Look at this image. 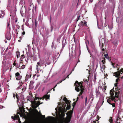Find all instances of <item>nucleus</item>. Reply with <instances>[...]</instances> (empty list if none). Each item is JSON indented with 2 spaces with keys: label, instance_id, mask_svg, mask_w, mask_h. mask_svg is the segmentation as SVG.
<instances>
[{
  "label": "nucleus",
  "instance_id": "1",
  "mask_svg": "<svg viewBox=\"0 0 123 123\" xmlns=\"http://www.w3.org/2000/svg\"><path fill=\"white\" fill-rule=\"evenodd\" d=\"M117 90H116V92H115V97H114V92H115L114 91V90L113 89H112L110 91V94L111 95L110 97L112 98H117V101L118 100H120V96L119 95L120 93V92L121 91V89H117Z\"/></svg>",
  "mask_w": 123,
  "mask_h": 123
},
{
  "label": "nucleus",
  "instance_id": "2",
  "mask_svg": "<svg viewBox=\"0 0 123 123\" xmlns=\"http://www.w3.org/2000/svg\"><path fill=\"white\" fill-rule=\"evenodd\" d=\"M31 102L32 104V107L34 109H36L40 105V104H39L40 103L39 101H37L36 103L35 101H31Z\"/></svg>",
  "mask_w": 123,
  "mask_h": 123
},
{
  "label": "nucleus",
  "instance_id": "3",
  "mask_svg": "<svg viewBox=\"0 0 123 123\" xmlns=\"http://www.w3.org/2000/svg\"><path fill=\"white\" fill-rule=\"evenodd\" d=\"M15 76L16 78V79L17 80H21L22 77V76L20 75V74L18 72H17L15 73Z\"/></svg>",
  "mask_w": 123,
  "mask_h": 123
},
{
  "label": "nucleus",
  "instance_id": "4",
  "mask_svg": "<svg viewBox=\"0 0 123 123\" xmlns=\"http://www.w3.org/2000/svg\"><path fill=\"white\" fill-rule=\"evenodd\" d=\"M48 93L49 92H48L46 95H45L43 96V99L44 98H45L46 99L49 98L50 96L49 94H48ZM42 99V98H38V100H41Z\"/></svg>",
  "mask_w": 123,
  "mask_h": 123
},
{
  "label": "nucleus",
  "instance_id": "5",
  "mask_svg": "<svg viewBox=\"0 0 123 123\" xmlns=\"http://www.w3.org/2000/svg\"><path fill=\"white\" fill-rule=\"evenodd\" d=\"M75 90L77 91V92H79L80 91V88H79V87H80V88H83V86L81 84L80 85V86H75Z\"/></svg>",
  "mask_w": 123,
  "mask_h": 123
},
{
  "label": "nucleus",
  "instance_id": "6",
  "mask_svg": "<svg viewBox=\"0 0 123 123\" xmlns=\"http://www.w3.org/2000/svg\"><path fill=\"white\" fill-rule=\"evenodd\" d=\"M113 75L116 77H120V71H118L117 72H115L113 73Z\"/></svg>",
  "mask_w": 123,
  "mask_h": 123
},
{
  "label": "nucleus",
  "instance_id": "7",
  "mask_svg": "<svg viewBox=\"0 0 123 123\" xmlns=\"http://www.w3.org/2000/svg\"><path fill=\"white\" fill-rule=\"evenodd\" d=\"M114 99L116 100L117 101V100L115 98H112V97H111L110 96L109 98L107 99V101L108 103H109L110 104H111V103H110L111 102V101H113L114 100Z\"/></svg>",
  "mask_w": 123,
  "mask_h": 123
},
{
  "label": "nucleus",
  "instance_id": "8",
  "mask_svg": "<svg viewBox=\"0 0 123 123\" xmlns=\"http://www.w3.org/2000/svg\"><path fill=\"white\" fill-rule=\"evenodd\" d=\"M42 66L41 62L39 61V62L37 63V65H36V69L37 71H38L39 70L38 69V66L41 67Z\"/></svg>",
  "mask_w": 123,
  "mask_h": 123
},
{
  "label": "nucleus",
  "instance_id": "9",
  "mask_svg": "<svg viewBox=\"0 0 123 123\" xmlns=\"http://www.w3.org/2000/svg\"><path fill=\"white\" fill-rule=\"evenodd\" d=\"M87 22L86 21H85L84 22L82 21H81L79 25L80 26H87Z\"/></svg>",
  "mask_w": 123,
  "mask_h": 123
},
{
  "label": "nucleus",
  "instance_id": "10",
  "mask_svg": "<svg viewBox=\"0 0 123 123\" xmlns=\"http://www.w3.org/2000/svg\"><path fill=\"white\" fill-rule=\"evenodd\" d=\"M68 104L69 105L70 104V102L69 100H67L66 102H65V104L64 103V104L63 105L62 107H63V108L65 110V107L66 106V105L67 104Z\"/></svg>",
  "mask_w": 123,
  "mask_h": 123
},
{
  "label": "nucleus",
  "instance_id": "11",
  "mask_svg": "<svg viewBox=\"0 0 123 123\" xmlns=\"http://www.w3.org/2000/svg\"><path fill=\"white\" fill-rule=\"evenodd\" d=\"M83 83V82H82L81 81L79 82L77 81L76 80V81L75 83L74 84V86H78L77 85H78L79 86H80V85L81 84L82 85Z\"/></svg>",
  "mask_w": 123,
  "mask_h": 123
},
{
  "label": "nucleus",
  "instance_id": "12",
  "mask_svg": "<svg viewBox=\"0 0 123 123\" xmlns=\"http://www.w3.org/2000/svg\"><path fill=\"white\" fill-rule=\"evenodd\" d=\"M11 118L13 119L14 120H15L16 119H19V117L18 116H16L14 117L13 116H12Z\"/></svg>",
  "mask_w": 123,
  "mask_h": 123
},
{
  "label": "nucleus",
  "instance_id": "13",
  "mask_svg": "<svg viewBox=\"0 0 123 123\" xmlns=\"http://www.w3.org/2000/svg\"><path fill=\"white\" fill-rule=\"evenodd\" d=\"M32 97L33 96H27V100L31 102V99Z\"/></svg>",
  "mask_w": 123,
  "mask_h": 123
},
{
  "label": "nucleus",
  "instance_id": "14",
  "mask_svg": "<svg viewBox=\"0 0 123 123\" xmlns=\"http://www.w3.org/2000/svg\"><path fill=\"white\" fill-rule=\"evenodd\" d=\"M72 113V111H70V112L67 113V116H68L70 119L71 117Z\"/></svg>",
  "mask_w": 123,
  "mask_h": 123
},
{
  "label": "nucleus",
  "instance_id": "15",
  "mask_svg": "<svg viewBox=\"0 0 123 123\" xmlns=\"http://www.w3.org/2000/svg\"><path fill=\"white\" fill-rule=\"evenodd\" d=\"M27 56L28 58L30 59L31 58H32V57L33 56V55L32 54L30 53H29L28 54H27Z\"/></svg>",
  "mask_w": 123,
  "mask_h": 123
},
{
  "label": "nucleus",
  "instance_id": "16",
  "mask_svg": "<svg viewBox=\"0 0 123 123\" xmlns=\"http://www.w3.org/2000/svg\"><path fill=\"white\" fill-rule=\"evenodd\" d=\"M71 107V106L70 104H67V106L66 108V110H68Z\"/></svg>",
  "mask_w": 123,
  "mask_h": 123
},
{
  "label": "nucleus",
  "instance_id": "17",
  "mask_svg": "<svg viewBox=\"0 0 123 123\" xmlns=\"http://www.w3.org/2000/svg\"><path fill=\"white\" fill-rule=\"evenodd\" d=\"M103 60L101 61L102 62V64H105V58H103Z\"/></svg>",
  "mask_w": 123,
  "mask_h": 123
},
{
  "label": "nucleus",
  "instance_id": "18",
  "mask_svg": "<svg viewBox=\"0 0 123 123\" xmlns=\"http://www.w3.org/2000/svg\"><path fill=\"white\" fill-rule=\"evenodd\" d=\"M16 55L17 56V58L20 56V53L18 51L16 52Z\"/></svg>",
  "mask_w": 123,
  "mask_h": 123
},
{
  "label": "nucleus",
  "instance_id": "19",
  "mask_svg": "<svg viewBox=\"0 0 123 123\" xmlns=\"http://www.w3.org/2000/svg\"><path fill=\"white\" fill-rule=\"evenodd\" d=\"M102 68L103 69L102 70V71L103 72L104 70H105V66L104 64H102Z\"/></svg>",
  "mask_w": 123,
  "mask_h": 123
},
{
  "label": "nucleus",
  "instance_id": "20",
  "mask_svg": "<svg viewBox=\"0 0 123 123\" xmlns=\"http://www.w3.org/2000/svg\"><path fill=\"white\" fill-rule=\"evenodd\" d=\"M96 95L97 97H98L100 94V93L98 91H96Z\"/></svg>",
  "mask_w": 123,
  "mask_h": 123
},
{
  "label": "nucleus",
  "instance_id": "21",
  "mask_svg": "<svg viewBox=\"0 0 123 123\" xmlns=\"http://www.w3.org/2000/svg\"><path fill=\"white\" fill-rule=\"evenodd\" d=\"M6 26H7V28H9V29H10V22H7Z\"/></svg>",
  "mask_w": 123,
  "mask_h": 123
},
{
  "label": "nucleus",
  "instance_id": "22",
  "mask_svg": "<svg viewBox=\"0 0 123 123\" xmlns=\"http://www.w3.org/2000/svg\"><path fill=\"white\" fill-rule=\"evenodd\" d=\"M1 15L2 17H3L4 15V12L3 11H1Z\"/></svg>",
  "mask_w": 123,
  "mask_h": 123
},
{
  "label": "nucleus",
  "instance_id": "23",
  "mask_svg": "<svg viewBox=\"0 0 123 123\" xmlns=\"http://www.w3.org/2000/svg\"><path fill=\"white\" fill-rule=\"evenodd\" d=\"M109 121L110 123H113V120L112 119V117H110L109 119Z\"/></svg>",
  "mask_w": 123,
  "mask_h": 123
},
{
  "label": "nucleus",
  "instance_id": "24",
  "mask_svg": "<svg viewBox=\"0 0 123 123\" xmlns=\"http://www.w3.org/2000/svg\"><path fill=\"white\" fill-rule=\"evenodd\" d=\"M15 96L16 97V98L17 99V101H19V97L18 96V95L17 93H16Z\"/></svg>",
  "mask_w": 123,
  "mask_h": 123
},
{
  "label": "nucleus",
  "instance_id": "25",
  "mask_svg": "<svg viewBox=\"0 0 123 123\" xmlns=\"http://www.w3.org/2000/svg\"><path fill=\"white\" fill-rule=\"evenodd\" d=\"M105 58H106L107 59H108L109 58V56L107 54H105L104 55Z\"/></svg>",
  "mask_w": 123,
  "mask_h": 123
},
{
  "label": "nucleus",
  "instance_id": "26",
  "mask_svg": "<svg viewBox=\"0 0 123 123\" xmlns=\"http://www.w3.org/2000/svg\"><path fill=\"white\" fill-rule=\"evenodd\" d=\"M29 8L30 9H31L32 8H34V6L32 3L30 5Z\"/></svg>",
  "mask_w": 123,
  "mask_h": 123
},
{
  "label": "nucleus",
  "instance_id": "27",
  "mask_svg": "<svg viewBox=\"0 0 123 123\" xmlns=\"http://www.w3.org/2000/svg\"><path fill=\"white\" fill-rule=\"evenodd\" d=\"M25 67V65H23L21 67V68H19V69H24Z\"/></svg>",
  "mask_w": 123,
  "mask_h": 123
},
{
  "label": "nucleus",
  "instance_id": "28",
  "mask_svg": "<svg viewBox=\"0 0 123 123\" xmlns=\"http://www.w3.org/2000/svg\"><path fill=\"white\" fill-rule=\"evenodd\" d=\"M117 78L116 79V81L117 83V82H118L120 80V77H117Z\"/></svg>",
  "mask_w": 123,
  "mask_h": 123
},
{
  "label": "nucleus",
  "instance_id": "29",
  "mask_svg": "<svg viewBox=\"0 0 123 123\" xmlns=\"http://www.w3.org/2000/svg\"><path fill=\"white\" fill-rule=\"evenodd\" d=\"M31 76V75H28V74H27L26 77V78H28L29 79V78H30Z\"/></svg>",
  "mask_w": 123,
  "mask_h": 123
},
{
  "label": "nucleus",
  "instance_id": "30",
  "mask_svg": "<svg viewBox=\"0 0 123 123\" xmlns=\"http://www.w3.org/2000/svg\"><path fill=\"white\" fill-rule=\"evenodd\" d=\"M22 84H20V86L17 88V89H21L22 88Z\"/></svg>",
  "mask_w": 123,
  "mask_h": 123
},
{
  "label": "nucleus",
  "instance_id": "31",
  "mask_svg": "<svg viewBox=\"0 0 123 123\" xmlns=\"http://www.w3.org/2000/svg\"><path fill=\"white\" fill-rule=\"evenodd\" d=\"M87 96H86V97L85 99V105H86V103H87Z\"/></svg>",
  "mask_w": 123,
  "mask_h": 123
},
{
  "label": "nucleus",
  "instance_id": "32",
  "mask_svg": "<svg viewBox=\"0 0 123 123\" xmlns=\"http://www.w3.org/2000/svg\"><path fill=\"white\" fill-rule=\"evenodd\" d=\"M76 102H74V103H73V104H72V105H73V108L75 106V105H76Z\"/></svg>",
  "mask_w": 123,
  "mask_h": 123
},
{
  "label": "nucleus",
  "instance_id": "33",
  "mask_svg": "<svg viewBox=\"0 0 123 123\" xmlns=\"http://www.w3.org/2000/svg\"><path fill=\"white\" fill-rule=\"evenodd\" d=\"M117 84H118V83H116L115 84V87H116V90H117V89H116V88H117Z\"/></svg>",
  "mask_w": 123,
  "mask_h": 123
},
{
  "label": "nucleus",
  "instance_id": "34",
  "mask_svg": "<svg viewBox=\"0 0 123 123\" xmlns=\"http://www.w3.org/2000/svg\"><path fill=\"white\" fill-rule=\"evenodd\" d=\"M26 89V88L25 87L23 88L22 89V92H24V91H25Z\"/></svg>",
  "mask_w": 123,
  "mask_h": 123
},
{
  "label": "nucleus",
  "instance_id": "35",
  "mask_svg": "<svg viewBox=\"0 0 123 123\" xmlns=\"http://www.w3.org/2000/svg\"><path fill=\"white\" fill-rule=\"evenodd\" d=\"M65 79H64L63 80H62L60 81L59 82H58V83H57V84H59L60 83L62 82V81H64V80H65Z\"/></svg>",
  "mask_w": 123,
  "mask_h": 123
},
{
  "label": "nucleus",
  "instance_id": "36",
  "mask_svg": "<svg viewBox=\"0 0 123 123\" xmlns=\"http://www.w3.org/2000/svg\"><path fill=\"white\" fill-rule=\"evenodd\" d=\"M80 15L78 16L77 18L76 19V22L78 21L79 19H80Z\"/></svg>",
  "mask_w": 123,
  "mask_h": 123
},
{
  "label": "nucleus",
  "instance_id": "37",
  "mask_svg": "<svg viewBox=\"0 0 123 123\" xmlns=\"http://www.w3.org/2000/svg\"><path fill=\"white\" fill-rule=\"evenodd\" d=\"M38 99V97H36V95H35V98L34 99V101H35L37 100Z\"/></svg>",
  "mask_w": 123,
  "mask_h": 123
},
{
  "label": "nucleus",
  "instance_id": "38",
  "mask_svg": "<svg viewBox=\"0 0 123 123\" xmlns=\"http://www.w3.org/2000/svg\"><path fill=\"white\" fill-rule=\"evenodd\" d=\"M112 105V107H114L115 108V104L113 103V104H111Z\"/></svg>",
  "mask_w": 123,
  "mask_h": 123
},
{
  "label": "nucleus",
  "instance_id": "39",
  "mask_svg": "<svg viewBox=\"0 0 123 123\" xmlns=\"http://www.w3.org/2000/svg\"><path fill=\"white\" fill-rule=\"evenodd\" d=\"M63 100L65 101V102L67 101L68 100L67 98L66 97H64Z\"/></svg>",
  "mask_w": 123,
  "mask_h": 123
},
{
  "label": "nucleus",
  "instance_id": "40",
  "mask_svg": "<svg viewBox=\"0 0 123 123\" xmlns=\"http://www.w3.org/2000/svg\"><path fill=\"white\" fill-rule=\"evenodd\" d=\"M13 65L14 66H16V61H15L13 63Z\"/></svg>",
  "mask_w": 123,
  "mask_h": 123
},
{
  "label": "nucleus",
  "instance_id": "41",
  "mask_svg": "<svg viewBox=\"0 0 123 123\" xmlns=\"http://www.w3.org/2000/svg\"><path fill=\"white\" fill-rule=\"evenodd\" d=\"M83 92H82L81 91L80 92L79 94L78 95V96H80V95H81L82 94Z\"/></svg>",
  "mask_w": 123,
  "mask_h": 123
},
{
  "label": "nucleus",
  "instance_id": "42",
  "mask_svg": "<svg viewBox=\"0 0 123 123\" xmlns=\"http://www.w3.org/2000/svg\"><path fill=\"white\" fill-rule=\"evenodd\" d=\"M84 88H80L81 92L82 91V92H84Z\"/></svg>",
  "mask_w": 123,
  "mask_h": 123
},
{
  "label": "nucleus",
  "instance_id": "43",
  "mask_svg": "<svg viewBox=\"0 0 123 123\" xmlns=\"http://www.w3.org/2000/svg\"><path fill=\"white\" fill-rule=\"evenodd\" d=\"M19 83L20 84H22V85L23 84V83L21 81H19Z\"/></svg>",
  "mask_w": 123,
  "mask_h": 123
},
{
  "label": "nucleus",
  "instance_id": "44",
  "mask_svg": "<svg viewBox=\"0 0 123 123\" xmlns=\"http://www.w3.org/2000/svg\"><path fill=\"white\" fill-rule=\"evenodd\" d=\"M28 79V78H26V77H25V82L27 81Z\"/></svg>",
  "mask_w": 123,
  "mask_h": 123
},
{
  "label": "nucleus",
  "instance_id": "45",
  "mask_svg": "<svg viewBox=\"0 0 123 123\" xmlns=\"http://www.w3.org/2000/svg\"><path fill=\"white\" fill-rule=\"evenodd\" d=\"M15 66H16L17 68H19L20 66V65H18V64H17Z\"/></svg>",
  "mask_w": 123,
  "mask_h": 123
},
{
  "label": "nucleus",
  "instance_id": "46",
  "mask_svg": "<svg viewBox=\"0 0 123 123\" xmlns=\"http://www.w3.org/2000/svg\"><path fill=\"white\" fill-rule=\"evenodd\" d=\"M41 115L43 118H45V115H42L41 113Z\"/></svg>",
  "mask_w": 123,
  "mask_h": 123
},
{
  "label": "nucleus",
  "instance_id": "47",
  "mask_svg": "<svg viewBox=\"0 0 123 123\" xmlns=\"http://www.w3.org/2000/svg\"><path fill=\"white\" fill-rule=\"evenodd\" d=\"M16 34H18V30L17 29H16Z\"/></svg>",
  "mask_w": 123,
  "mask_h": 123
},
{
  "label": "nucleus",
  "instance_id": "48",
  "mask_svg": "<svg viewBox=\"0 0 123 123\" xmlns=\"http://www.w3.org/2000/svg\"><path fill=\"white\" fill-rule=\"evenodd\" d=\"M120 72H122V73H123V68H122L120 70Z\"/></svg>",
  "mask_w": 123,
  "mask_h": 123
},
{
  "label": "nucleus",
  "instance_id": "49",
  "mask_svg": "<svg viewBox=\"0 0 123 123\" xmlns=\"http://www.w3.org/2000/svg\"><path fill=\"white\" fill-rule=\"evenodd\" d=\"M74 36H75V35H74L73 36V38H74V41L75 42V37H74Z\"/></svg>",
  "mask_w": 123,
  "mask_h": 123
},
{
  "label": "nucleus",
  "instance_id": "50",
  "mask_svg": "<svg viewBox=\"0 0 123 123\" xmlns=\"http://www.w3.org/2000/svg\"><path fill=\"white\" fill-rule=\"evenodd\" d=\"M13 97L14 98V99H15V93H13Z\"/></svg>",
  "mask_w": 123,
  "mask_h": 123
},
{
  "label": "nucleus",
  "instance_id": "51",
  "mask_svg": "<svg viewBox=\"0 0 123 123\" xmlns=\"http://www.w3.org/2000/svg\"><path fill=\"white\" fill-rule=\"evenodd\" d=\"M25 34V31H23L22 33V34L23 35H24Z\"/></svg>",
  "mask_w": 123,
  "mask_h": 123
},
{
  "label": "nucleus",
  "instance_id": "52",
  "mask_svg": "<svg viewBox=\"0 0 123 123\" xmlns=\"http://www.w3.org/2000/svg\"><path fill=\"white\" fill-rule=\"evenodd\" d=\"M97 117H98L97 118V120L96 121H98V120H99V117L98 116V115L97 116Z\"/></svg>",
  "mask_w": 123,
  "mask_h": 123
},
{
  "label": "nucleus",
  "instance_id": "53",
  "mask_svg": "<svg viewBox=\"0 0 123 123\" xmlns=\"http://www.w3.org/2000/svg\"><path fill=\"white\" fill-rule=\"evenodd\" d=\"M57 86V84H56L55 86H54V88H53V90L54 91H55V88L56 87V86Z\"/></svg>",
  "mask_w": 123,
  "mask_h": 123
},
{
  "label": "nucleus",
  "instance_id": "54",
  "mask_svg": "<svg viewBox=\"0 0 123 123\" xmlns=\"http://www.w3.org/2000/svg\"><path fill=\"white\" fill-rule=\"evenodd\" d=\"M33 81H31V82H30V84H31H31H33Z\"/></svg>",
  "mask_w": 123,
  "mask_h": 123
},
{
  "label": "nucleus",
  "instance_id": "55",
  "mask_svg": "<svg viewBox=\"0 0 123 123\" xmlns=\"http://www.w3.org/2000/svg\"><path fill=\"white\" fill-rule=\"evenodd\" d=\"M42 82L43 83H44L46 82V81L44 80H43Z\"/></svg>",
  "mask_w": 123,
  "mask_h": 123
},
{
  "label": "nucleus",
  "instance_id": "56",
  "mask_svg": "<svg viewBox=\"0 0 123 123\" xmlns=\"http://www.w3.org/2000/svg\"><path fill=\"white\" fill-rule=\"evenodd\" d=\"M115 64V63H113L112 62H111V65L112 66H114V65Z\"/></svg>",
  "mask_w": 123,
  "mask_h": 123
},
{
  "label": "nucleus",
  "instance_id": "57",
  "mask_svg": "<svg viewBox=\"0 0 123 123\" xmlns=\"http://www.w3.org/2000/svg\"><path fill=\"white\" fill-rule=\"evenodd\" d=\"M94 79L96 80V75H94Z\"/></svg>",
  "mask_w": 123,
  "mask_h": 123
},
{
  "label": "nucleus",
  "instance_id": "58",
  "mask_svg": "<svg viewBox=\"0 0 123 123\" xmlns=\"http://www.w3.org/2000/svg\"><path fill=\"white\" fill-rule=\"evenodd\" d=\"M29 95H30V96H33V95L32 94V93H31V92H30V93H29Z\"/></svg>",
  "mask_w": 123,
  "mask_h": 123
},
{
  "label": "nucleus",
  "instance_id": "59",
  "mask_svg": "<svg viewBox=\"0 0 123 123\" xmlns=\"http://www.w3.org/2000/svg\"><path fill=\"white\" fill-rule=\"evenodd\" d=\"M30 123H34V122L32 121H30Z\"/></svg>",
  "mask_w": 123,
  "mask_h": 123
},
{
  "label": "nucleus",
  "instance_id": "60",
  "mask_svg": "<svg viewBox=\"0 0 123 123\" xmlns=\"http://www.w3.org/2000/svg\"><path fill=\"white\" fill-rule=\"evenodd\" d=\"M35 109V111L37 113H38V112L37 110L36 109Z\"/></svg>",
  "mask_w": 123,
  "mask_h": 123
},
{
  "label": "nucleus",
  "instance_id": "61",
  "mask_svg": "<svg viewBox=\"0 0 123 123\" xmlns=\"http://www.w3.org/2000/svg\"><path fill=\"white\" fill-rule=\"evenodd\" d=\"M18 120V123H21V121H20V119H19V120Z\"/></svg>",
  "mask_w": 123,
  "mask_h": 123
},
{
  "label": "nucleus",
  "instance_id": "62",
  "mask_svg": "<svg viewBox=\"0 0 123 123\" xmlns=\"http://www.w3.org/2000/svg\"><path fill=\"white\" fill-rule=\"evenodd\" d=\"M22 30L23 31H24V27H23L22 28Z\"/></svg>",
  "mask_w": 123,
  "mask_h": 123
},
{
  "label": "nucleus",
  "instance_id": "63",
  "mask_svg": "<svg viewBox=\"0 0 123 123\" xmlns=\"http://www.w3.org/2000/svg\"><path fill=\"white\" fill-rule=\"evenodd\" d=\"M104 43H102V48H103V47L104 46Z\"/></svg>",
  "mask_w": 123,
  "mask_h": 123
},
{
  "label": "nucleus",
  "instance_id": "64",
  "mask_svg": "<svg viewBox=\"0 0 123 123\" xmlns=\"http://www.w3.org/2000/svg\"><path fill=\"white\" fill-rule=\"evenodd\" d=\"M93 0H90V1L91 2V3L93 1Z\"/></svg>",
  "mask_w": 123,
  "mask_h": 123
}]
</instances>
